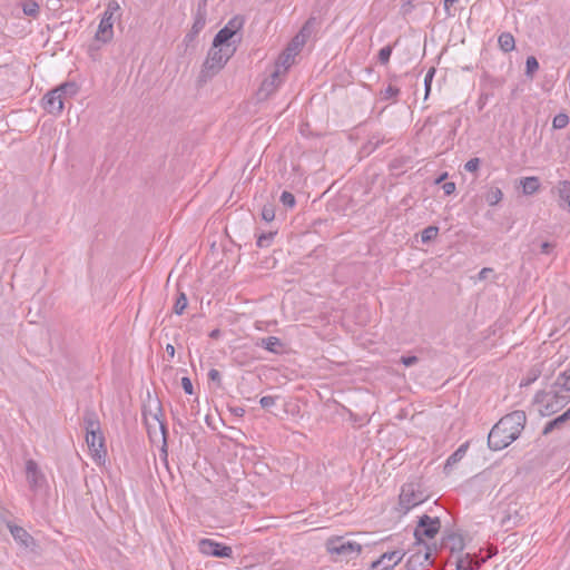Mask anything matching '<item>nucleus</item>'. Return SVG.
<instances>
[{
  "label": "nucleus",
  "instance_id": "nucleus-47",
  "mask_svg": "<svg viewBox=\"0 0 570 570\" xmlns=\"http://www.w3.org/2000/svg\"><path fill=\"white\" fill-rule=\"evenodd\" d=\"M181 387L186 394L191 395L194 393L193 383L189 377L184 376L181 379Z\"/></svg>",
  "mask_w": 570,
  "mask_h": 570
},
{
  "label": "nucleus",
  "instance_id": "nucleus-48",
  "mask_svg": "<svg viewBox=\"0 0 570 570\" xmlns=\"http://www.w3.org/2000/svg\"><path fill=\"white\" fill-rule=\"evenodd\" d=\"M493 97V92H489L487 90H483L479 97V105H480V108H482L487 102L488 100Z\"/></svg>",
  "mask_w": 570,
  "mask_h": 570
},
{
  "label": "nucleus",
  "instance_id": "nucleus-25",
  "mask_svg": "<svg viewBox=\"0 0 570 570\" xmlns=\"http://www.w3.org/2000/svg\"><path fill=\"white\" fill-rule=\"evenodd\" d=\"M312 23V19L306 21V23L303 26L301 32L296 35L288 47H292V52H295L297 55L299 48L304 45L305 38L307 32H309V26Z\"/></svg>",
  "mask_w": 570,
  "mask_h": 570
},
{
  "label": "nucleus",
  "instance_id": "nucleus-19",
  "mask_svg": "<svg viewBox=\"0 0 570 570\" xmlns=\"http://www.w3.org/2000/svg\"><path fill=\"white\" fill-rule=\"evenodd\" d=\"M559 206L570 213V180H562L557 186Z\"/></svg>",
  "mask_w": 570,
  "mask_h": 570
},
{
  "label": "nucleus",
  "instance_id": "nucleus-41",
  "mask_svg": "<svg viewBox=\"0 0 570 570\" xmlns=\"http://www.w3.org/2000/svg\"><path fill=\"white\" fill-rule=\"evenodd\" d=\"M434 75H435V68L432 67L428 70V72L424 77L425 99L429 97V95L431 92V86H432V80H433Z\"/></svg>",
  "mask_w": 570,
  "mask_h": 570
},
{
  "label": "nucleus",
  "instance_id": "nucleus-11",
  "mask_svg": "<svg viewBox=\"0 0 570 570\" xmlns=\"http://www.w3.org/2000/svg\"><path fill=\"white\" fill-rule=\"evenodd\" d=\"M244 26V18L240 16L233 17L224 28H222L215 36L214 41L216 47L229 45L230 40Z\"/></svg>",
  "mask_w": 570,
  "mask_h": 570
},
{
  "label": "nucleus",
  "instance_id": "nucleus-29",
  "mask_svg": "<svg viewBox=\"0 0 570 570\" xmlns=\"http://www.w3.org/2000/svg\"><path fill=\"white\" fill-rule=\"evenodd\" d=\"M400 92H401V90L399 87H396L392 83H389L384 89H382L380 91V98H381V100H384V101L396 102L399 99Z\"/></svg>",
  "mask_w": 570,
  "mask_h": 570
},
{
  "label": "nucleus",
  "instance_id": "nucleus-53",
  "mask_svg": "<svg viewBox=\"0 0 570 570\" xmlns=\"http://www.w3.org/2000/svg\"><path fill=\"white\" fill-rule=\"evenodd\" d=\"M208 377L212 380V381H220V373L218 370L216 368H212L209 372H208Z\"/></svg>",
  "mask_w": 570,
  "mask_h": 570
},
{
  "label": "nucleus",
  "instance_id": "nucleus-10",
  "mask_svg": "<svg viewBox=\"0 0 570 570\" xmlns=\"http://www.w3.org/2000/svg\"><path fill=\"white\" fill-rule=\"evenodd\" d=\"M284 76H282V69L279 66L274 67L272 73L263 80L258 88L256 96L258 100H266L273 95L277 88L282 85Z\"/></svg>",
  "mask_w": 570,
  "mask_h": 570
},
{
  "label": "nucleus",
  "instance_id": "nucleus-23",
  "mask_svg": "<svg viewBox=\"0 0 570 570\" xmlns=\"http://www.w3.org/2000/svg\"><path fill=\"white\" fill-rule=\"evenodd\" d=\"M86 435L101 432L99 420L95 412H86L83 416Z\"/></svg>",
  "mask_w": 570,
  "mask_h": 570
},
{
  "label": "nucleus",
  "instance_id": "nucleus-4",
  "mask_svg": "<svg viewBox=\"0 0 570 570\" xmlns=\"http://www.w3.org/2000/svg\"><path fill=\"white\" fill-rule=\"evenodd\" d=\"M66 89H70V96L77 94V86L73 82H65L58 86L46 94L42 99V105L46 111L52 115H60L62 112Z\"/></svg>",
  "mask_w": 570,
  "mask_h": 570
},
{
  "label": "nucleus",
  "instance_id": "nucleus-28",
  "mask_svg": "<svg viewBox=\"0 0 570 570\" xmlns=\"http://www.w3.org/2000/svg\"><path fill=\"white\" fill-rule=\"evenodd\" d=\"M498 43L503 52H511L515 48L514 37L510 32H502L498 38Z\"/></svg>",
  "mask_w": 570,
  "mask_h": 570
},
{
  "label": "nucleus",
  "instance_id": "nucleus-52",
  "mask_svg": "<svg viewBox=\"0 0 570 570\" xmlns=\"http://www.w3.org/2000/svg\"><path fill=\"white\" fill-rule=\"evenodd\" d=\"M493 272L492 268H489V267H484L482 268L480 272H479V275H478V278L480 281L482 279H485L488 277L489 274H491Z\"/></svg>",
  "mask_w": 570,
  "mask_h": 570
},
{
  "label": "nucleus",
  "instance_id": "nucleus-6",
  "mask_svg": "<svg viewBox=\"0 0 570 570\" xmlns=\"http://www.w3.org/2000/svg\"><path fill=\"white\" fill-rule=\"evenodd\" d=\"M326 549L331 554L352 559L361 553L362 546L354 541H345L342 537H334L326 541Z\"/></svg>",
  "mask_w": 570,
  "mask_h": 570
},
{
  "label": "nucleus",
  "instance_id": "nucleus-59",
  "mask_svg": "<svg viewBox=\"0 0 570 570\" xmlns=\"http://www.w3.org/2000/svg\"><path fill=\"white\" fill-rule=\"evenodd\" d=\"M403 7H405L404 12H407V9H409V7H412V3L409 1V2L404 3Z\"/></svg>",
  "mask_w": 570,
  "mask_h": 570
},
{
  "label": "nucleus",
  "instance_id": "nucleus-27",
  "mask_svg": "<svg viewBox=\"0 0 570 570\" xmlns=\"http://www.w3.org/2000/svg\"><path fill=\"white\" fill-rule=\"evenodd\" d=\"M295 56V52H292V47H287L286 50L279 56L278 60L275 63V67H281L282 76L285 77L287 69L293 63V59Z\"/></svg>",
  "mask_w": 570,
  "mask_h": 570
},
{
  "label": "nucleus",
  "instance_id": "nucleus-17",
  "mask_svg": "<svg viewBox=\"0 0 570 570\" xmlns=\"http://www.w3.org/2000/svg\"><path fill=\"white\" fill-rule=\"evenodd\" d=\"M8 527L13 539L22 547L29 548L35 543L33 538L22 527L16 524H9Z\"/></svg>",
  "mask_w": 570,
  "mask_h": 570
},
{
  "label": "nucleus",
  "instance_id": "nucleus-2",
  "mask_svg": "<svg viewBox=\"0 0 570 570\" xmlns=\"http://www.w3.org/2000/svg\"><path fill=\"white\" fill-rule=\"evenodd\" d=\"M234 52L235 48L230 45L216 47L215 41L213 40V46L203 65V77H212L217 73L226 65Z\"/></svg>",
  "mask_w": 570,
  "mask_h": 570
},
{
  "label": "nucleus",
  "instance_id": "nucleus-5",
  "mask_svg": "<svg viewBox=\"0 0 570 570\" xmlns=\"http://www.w3.org/2000/svg\"><path fill=\"white\" fill-rule=\"evenodd\" d=\"M142 416L147 425L149 438L153 439L157 434V431H159L163 439V446L165 448L167 445V429L165 422L161 420L163 409L160 402H155V411L144 409Z\"/></svg>",
  "mask_w": 570,
  "mask_h": 570
},
{
  "label": "nucleus",
  "instance_id": "nucleus-8",
  "mask_svg": "<svg viewBox=\"0 0 570 570\" xmlns=\"http://www.w3.org/2000/svg\"><path fill=\"white\" fill-rule=\"evenodd\" d=\"M440 528L441 522L439 518H431L426 514L422 515L414 529L416 544L421 546L425 539H433L439 533Z\"/></svg>",
  "mask_w": 570,
  "mask_h": 570
},
{
  "label": "nucleus",
  "instance_id": "nucleus-38",
  "mask_svg": "<svg viewBox=\"0 0 570 570\" xmlns=\"http://www.w3.org/2000/svg\"><path fill=\"white\" fill-rule=\"evenodd\" d=\"M569 124V117L566 114H558L554 116L552 120V126L554 129H562L567 127Z\"/></svg>",
  "mask_w": 570,
  "mask_h": 570
},
{
  "label": "nucleus",
  "instance_id": "nucleus-15",
  "mask_svg": "<svg viewBox=\"0 0 570 570\" xmlns=\"http://www.w3.org/2000/svg\"><path fill=\"white\" fill-rule=\"evenodd\" d=\"M401 550H393L383 553L376 561L372 562V569L391 570L403 559Z\"/></svg>",
  "mask_w": 570,
  "mask_h": 570
},
{
  "label": "nucleus",
  "instance_id": "nucleus-1",
  "mask_svg": "<svg viewBox=\"0 0 570 570\" xmlns=\"http://www.w3.org/2000/svg\"><path fill=\"white\" fill-rule=\"evenodd\" d=\"M527 414L522 410H515L501 417L491 429L488 435V445L493 451H500L514 442L524 430Z\"/></svg>",
  "mask_w": 570,
  "mask_h": 570
},
{
  "label": "nucleus",
  "instance_id": "nucleus-57",
  "mask_svg": "<svg viewBox=\"0 0 570 570\" xmlns=\"http://www.w3.org/2000/svg\"><path fill=\"white\" fill-rule=\"evenodd\" d=\"M403 7H405L404 12H407V9H409V7H412V3L409 1V2L404 3Z\"/></svg>",
  "mask_w": 570,
  "mask_h": 570
},
{
  "label": "nucleus",
  "instance_id": "nucleus-20",
  "mask_svg": "<svg viewBox=\"0 0 570 570\" xmlns=\"http://www.w3.org/2000/svg\"><path fill=\"white\" fill-rule=\"evenodd\" d=\"M257 345L274 354H281L284 351V344L276 336L263 337Z\"/></svg>",
  "mask_w": 570,
  "mask_h": 570
},
{
  "label": "nucleus",
  "instance_id": "nucleus-39",
  "mask_svg": "<svg viewBox=\"0 0 570 570\" xmlns=\"http://www.w3.org/2000/svg\"><path fill=\"white\" fill-rule=\"evenodd\" d=\"M465 448L466 445H461L454 453H452L446 460V465H452L459 462L465 454Z\"/></svg>",
  "mask_w": 570,
  "mask_h": 570
},
{
  "label": "nucleus",
  "instance_id": "nucleus-3",
  "mask_svg": "<svg viewBox=\"0 0 570 570\" xmlns=\"http://www.w3.org/2000/svg\"><path fill=\"white\" fill-rule=\"evenodd\" d=\"M120 11V6L117 0H110L105 11L101 14L98 29L95 33V39L102 43H108L114 38V21L115 14Z\"/></svg>",
  "mask_w": 570,
  "mask_h": 570
},
{
  "label": "nucleus",
  "instance_id": "nucleus-35",
  "mask_svg": "<svg viewBox=\"0 0 570 570\" xmlns=\"http://www.w3.org/2000/svg\"><path fill=\"white\" fill-rule=\"evenodd\" d=\"M554 386L570 391V373L567 371L560 373L554 381Z\"/></svg>",
  "mask_w": 570,
  "mask_h": 570
},
{
  "label": "nucleus",
  "instance_id": "nucleus-31",
  "mask_svg": "<svg viewBox=\"0 0 570 570\" xmlns=\"http://www.w3.org/2000/svg\"><path fill=\"white\" fill-rule=\"evenodd\" d=\"M502 198L503 193L499 187H490L484 194V199L490 206L498 205Z\"/></svg>",
  "mask_w": 570,
  "mask_h": 570
},
{
  "label": "nucleus",
  "instance_id": "nucleus-45",
  "mask_svg": "<svg viewBox=\"0 0 570 570\" xmlns=\"http://www.w3.org/2000/svg\"><path fill=\"white\" fill-rule=\"evenodd\" d=\"M540 376V371L532 368L525 379H523L520 383L521 386H528L532 384Z\"/></svg>",
  "mask_w": 570,
  "mask_h": 570
},
{
  "label": "nucleus",
  "instance_id": "nucleus-56",
  "mask_svg": "<svg viewBox=\"0 0 570 570\" xmlns=\"http://www.w3.org/2000/svg\"><path fill=\"white\" fill-rule=\"evenodd\" d=\"M219 334V331L218 330H214L212 333H210V337H217Z\"/></svg>",
  "mask_w": 570,
  "mask_h": 570
},
{
  "label": "nucleus",
  "instance_id": "nucleus-13",
  "mask_svg": "<svg viewBox=\"0 0 570 570\" xmlns=\"http://www.w3.org/2000/svg\"><path fill=\"white\" fill-rule=\"evenodd\" d=\"M26 479L32 492H37L46 484V476L35 460L26 462Z\"/></svg>",
  "mask_w": 570,
  "mask_h": 570
},
{
  "label": "nucleus",
  "instance_id": "nucleus-21",
  "mask_svg": "<svg viewBox=\"0 0 570 570\" xmlns=\"http://www.w3.org/2000/svg\"><path fill=\"white\" fill-rule=\"evenodd\" d=\"M206 18H207V0H199L197 10L194 17V24L193 29L198 32L202 30L206 24Z\"/></svg>",
  "mask_w": 570,
  "mask_h": 570
},
{
  "label": "nucleus",
  "instance_id": "nucleus-55",
  "mask_svg": "<svg viewBox=\"0 0 570 570\" xmlns=\"http://www.w3.org/2000/svg\"><path fill=\"white\" fill-rule=\"evenodd\" d=\"M166 353H167L170 357H174V355H175V347H174V345H171V344H167V345H166Z\"/></svg>",
  "mask_w": 570,
  "mask_h": 570
},
{
  "label": "nucleus",
  "instance_id": "nucleus-9",
  "mask_svg": "<svg viewBox=\"0 0 570 570\" xmlns=\"http://www.w3.org/2000/svg\"><path fill=\"white\" fill-rule=\"evenodd\" d=\"M198 550L202 554L215 558H232L233 549L229 546L204 538L198 541Z\"/></svg>",
  "mask_w": 570,
  "mask_h": 570
},
{
  "label": "nucleus",
  "instance_id": "nucleus-44",
  "mask_svg": "<svg viewBox=\"0 0 570 570\" xmlns=\"http://www.w3.org/2000/svg\"><path fill=\"white\" fill-rule=\"evenodd\" d=\"M481 160L478 157L471 158L464 164V169L470 173H476L480 168Z\"/></svg>",
  "mask_w": 570,
  "mask_h": 570
},
{
  "label": "nucleus",
  "instance_id": "nucleus-37",
  "mask_svg": "<svg viewBox=\"0 0 570 570\" xmlns=\"http://www.w3.org/2000/svg\"><path fill=\"white\" fill-rule=\"evenodd\" d=\"M274 236L275 233L273 232L262 233L257 237L256 245L261 248L268 247L272 244Z\"/></svg>",
  "mask_w": 570,
  "mask_h": 570
},
{
  "label": "nucleus",
  "instance_id": "nucleus-18",
  "mask_svg": "<svg viewBox=\"0 0 570 570\" xmlns=\"http://www.w3.org/2000/svg\"><path fill=\"white\" fill-rule=\"evenodd\" d=\"M504 83L505 78L502 76L495 77L488 72H484L481 78L482 90H487L489 92H493L495 89L502 88Z\"/></svg>",
  "mask_w": 570,
  "mask_h": 570
},
{
  "label": "nucleus",
  "instance_id": "nucleus-7",
  "mask_svg": "<svg viewBox=\"0 0 570 570\" xmlns=\"http://www.w3.org/2000/svg\"><path fill=\"white\" fill-rule=\"evenodd\" d=\"M534 403L540 404V413L549 416L561 410L566 404V397L557 393L539 391L534 395Z\"/></svg>",
  "mask_w": 570,
  "mask_h": 570
},
{
  "label": "nucleus",
  "instance_id": "nucleus-61",
  "mask_svg": "<svg viewBox=\"0 0 570 570\" xmlns=\"http://www.w3.org/2000/svg\"><path fill=\"white\" fill-rule=\"evenodd\" d=\"M67 94H68V95H70V89H66L65 96H66Z\"/></svg>",
  "mask_w": 570,
  "mask_h": 570
},
{
  "label": "nucleus",
  "instance_id": "nucleus-43",
  "mask_svg": "<svg viewBox=\"0 0 570 570\" xmlns=\"http://www.w3.org/2000/svg\"><path fill=\"white\" fill-rule=\"evenodd\" d=\"M392 55V47L385 46L379 51V61L382 65H386L390 61Z\"/></svg>",
  "mask_w": 570,
  "mask_h": 570
},
{
  "label": "nucleus",
  "instance_id": "nucleus-32",
  "mask_svg": "<svg viewBox=\"0 0 570 570\" xmlns=\"http://www.w3.org/2000/svg\"><path fill=\"white\" fill-rule=\"evenodd\" d=\"M22 11L28 17L37 18L40 12V7L35 0H26L22 3Z\"/></svg>",
  "mask_w": 570,
  "mask_h": 570
},
{
  "label": "nucleus",
  "instance_id": "nucleus-58",
  "mask_svg": "<svg viewBox=\"0 0 570 570\" xmlns=\"http://www.w3.org/2000/svg\"><path fill=\"white\" fill-rule=\"evenodd\" d=\"M403 7H405L404 12H407V9H409V7H412V3L409 1V2L404 3Z\"/></svg>",
  "mask_w": 570,
  "mask_h": 570
},
{
  "label": "nucleus",
  "instance_id": "nucleus-16",
  "mask_svg": "<svg viewBox=\"0 0 570 570\" xmlns=\"http://www.w3.org/2000/svg\"><path fill=\"white\" fill-rule=\"evenodd\" d=\"M431 552L428 547H425V551H421V549L417 550V552L412 553L407 561H406V568L407 570H416L417 567L426 566L429 564Z\"/></svg>",
  "mask_w": 570,
  "mask_h": 570
},
{
  "label": "nucleus",
  "instance_id": "nucleus-46",
  "mask_svg": "<svg viewBox=\"0 0 570 570\" xmlns=\"http://www.w3.org/2000/svg\"><path fill=\"white\" fill-rule=\"evenodd\" d=\"M259 404L263 409H269L276 404V397L272 395L263 396Z\"/></svg>",
  "mask_w": 570,
  "mask_h": 570
},
{
  "label": "nucleus",
  "instance_id": "nucleus-22",
  "mask_svg": "<svg viewBox=\"0 0 570 570\" xmlns=\"http://www.w3.org/2000/svg\"><path fill=\"white\" fill-rule=\"evenodd\" d=\"M570 420V407L563 412L561 415L557 416L556 419L549 421L542 431L543 435L550 434L553 430L562 429L566 422Z\"/></svg>",
  "mask_w": 570,
  "mask_h": 570
},
{
  "label": "nucleus",
  "instance_id": "nucleus-50",
  "mask_svg": "<svg viewBox=\"0 0 570 570\" xmlns=\"http://www.w3.org/2000/svg\"><path fill=\"white\" fill-rule=\"evenodd\" d=\"M459 0H444V10L446 12V16L448 17H452L454 16L452 12H451V7L456 3Z\"/></svg>",
  "mask_w": 570,
  "mask_h": 570
},
{
  "label": "nucleus",
  "instance_id": "nucleus-24",
  "mask_svg": "<svg viewBox=\"0 0 570 570\" xmlns=\"http://www.w3.org/2000/svg\"><path fill=\"white\" fill-rule=\"evenodd\" d=\"M522 193L527 196L533 195L540 189V180L535 176L525 177L520 180Z\"/></svg>",
  "mask_w": 570,
  "mask_h": 570
},
{
  "label": "nucleus",
  "instance_id": "nucleus-40",
  "mask_svg": "<svg viewBox=\"0 0 570 570\" xmlns=\"http://www.w3.org/2000/svg\"><path fill=\"white\" fill-rule=\"evenodd\" d=\"M279 200L287 208H293L296 204L295 196L287 190L282 193Z\"/></svg>",
  "mask_w": 570,
  "mask_h": 570
},
{
  "label": "nucleus",
  "instance_id": "nucleus-34",
  "mask_svg": "<svg viewBox=\"0 0 570 570\" xmlns=\"http://www.w3.org/2000/svg\"><path fill=\"white\" fill-rule=\"evenodd\" d=\"M539 69V62L534 56H529L525 60V75L530 79L533 78V75Z\"/></svg>",
  "mask_w": 570,
  "mask_h": 570
},
{
  "label": "nucleus",
  "instance_id": "nucleus-54",
  "mask_svg": "<svg viewBox=\"0 0 570 570\" xmlns=\"http://www.w3.org/2000/svg\"><path fill=\"white\" fill-rule=\"evenodd\" d=\"M552 248V245L548 242H544L541 244V253L542 254H549Z\"/></svg>",
  "mask_w": 570,
  "mask_h": 570
},
{
  "label": "nucleus",
  "instance_id": "nucleus-60",
  "mask_svg": "<svg viewBox=\"0 0 570 570\" xmlns=\"http://www.w3.org/2000/svg\"><path fill=\"white\" fill-rule=\"evenodd\" d=\"M446 177V174H443L438 180L436 183H440L441 180H444V178Z\"/></svg>",
  "mask_w": 570,
  "mask_h": 570
},
{
  "label": "nucleus",
  "instance_id": "nucleus-30",
  "mask_svg": "<svg viewBox=\"0 0 570 570\" xmlns=\"http://www.w3.org/2000/svg\"><path fill=\"white\" fill-rule=\"evenodd\" d=\"M443 544L449 547L451 551H461L464 547L462 537L455 533L448 534L443 540Z\"/></svg>",
  "mask_w": 570,
  "mask_h": 570
},
{
  "label": "nucleus",
  "instance_id": "nucleus-14",
  "mask_svg": "<svg viewBox=\"0 0 570 570\" xmlns=\"http://www.w3.org/2000/svg\"><path fill=\"white\" fill-rule=\"evenodd\" d=\"M86 443L95 460L100 461L105 459L107 450L105 448V438L102 432L86 435Z\"/></svg>",
  "mask_w": 570,
  "mask_h": 570
},
{
  "label": "nucleus",
  "instance_id": "nucleus-36",
  "mask_svg": "<svg viewBox=\"0 0 570 570\" xmlns=\"http://www.w3.org/2000/svg\"><path fill=\"white\" fill-rule=\"evenodd\" d=\"M439 234V227L436 226H428L422 230L421 239L422 243H429L436 238Z\"/></svg>",
  "mask_w": 570,
  "mask_h": 570
},
{
  "label": "nucleus",
  "instance_id": "nucleus-33",
  "mask_svg": "<svg viewBox=\"0 0 570 570\" xmlns=\"http://www.w3.org/2000/svg\"><path fill=\"white\" fill-rule=\"evenodd\" d=\"M188 305L187 296L184 292H179L174 304V312L181 315Z\"/></svg>",
  "mask_w": 570,
  "mask_h": 570
},
{
  "label": "nucleus",
  "instance_id": "nucleus-26",
  "mask_svg": "<svg viewBox=\"0 0 570 570\" xmlns=\"http://www.w3.org/2000/svg\"><path fill=\"white\" fill-rule=\"evenodd\" d=\"M483 562H485V559L476 560L470 554H466L465 558H460L456 561V570H476Z\"/></svg>",
  "mask_w": 570,
  "mask_h": 570
},
{
  "label": "nucleus",
  "instance_id": "nucleus-12",
  "mask_svg": "<svg viewBox=\"0 0 570 570\" xmlns=\"http://www.w3.org/2000/svg\"><path fill=\"white\" fill-rule=\"evenodd\" d=\"M424 501L423 493L415 489L413 483L404 484L400 493V505L409 511Z\"/></svg>",
  "mask_w": 570,
  "mask_h": 570
},
{
  "label": "nucleus",
  "instance_id": "nucleus-42",
  "mask_svg": "<svg viewBox=\"0 0 570 570\" xmlns=\"http://www.w3.org/2000/svg\"><path fill=\"white\" fill-rule=\"evenodd\" d=\"M261 215H262V218L265 222H267V223L274 220V218H275V208H274V206L271 205V204L264 205L263 208H262Z\"/></svg>",
  "mask_w": 570,
  "mask_h": 570
},
{
  "label": "nucleus",
  "instance_id": "nucleus-51",
  "mask_svg": "<svg viewBox=\"0 0 570 570\" xmlns=\"http://www.w3.org/2000/svg\"><path fill=\"white\" fill-rule=\"evenodd\" d=\"M442 188H443V190H444L445 195H451V194H453V193H454V190H455V184H454V183H452V181H448V183H445V184L442 186Z\"/></svg>",
  "mask_w": 570,
  "mask_h": 570
},
{
  "label": "nucleus",
  "instance_id": "nucleus-49",
  "mask_svg": "<svg viewBox=\"0 0 570 570\" xmlns=\"http://www.w3.org/2000/svg\"><path fill=\"white\" fill-rule=\"evenodd\" d=\"M419 361V358L414 355L412 356H402L401 357V363L404 365V366H412L414 364H416Z\"/></svg>",
  "mask_w": 570,
  "mask_h": 570
}]
</instances>
